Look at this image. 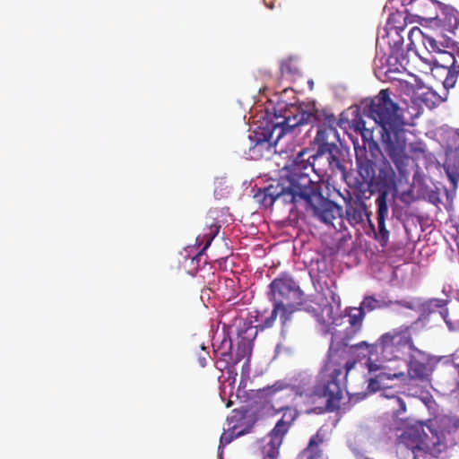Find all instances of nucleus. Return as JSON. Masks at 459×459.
I'll list each match as a JSON object with an SVG mask.
<instances>
[{
  "instance_id": "obj_1",
  "label": "nucleus",
  "mask_w": 459,
  "mask_h": 459,
  "mask_svg": "<svg viewBox=\"0 0 459 459\" xmlns=\"http://www.w3.org/2000/svg\"><path fill=\"white\" fill-rule=\"evenodd\" d=\"M307 154L308 152L304 149L299 151L289 166V225L310 216L335 228L333 221L341 215L342 207L325 197L318 183L310 178L307 171L313 170V167L304 159Z\"/></svg>"
},
{
  "instance_id": "obj_2",
  "label": "nucleus",
  "mask_w": 459,
  "mask_h": 459,
  "mask_svg": "<svg viewBox=\"0 0 459 459\" xmlns=\"http://www.w3.org/2000/svg\"><path fill=\"white\" fill-rule=\"evenodd\" d=\"M349 339H339L333 333L327 353V359L320 374V379L314 388V394L326 399L325 407L328 411L340 409L343 390L349 372L356 363L368 359L367 365L377 355L374 343L363 341L349 345Z\"/></svg>"
},
{
  "instance_id": "obj_3",
  "label": "nucleus",
  "mask_w": 459,
  "mask_h": 459,
  "mask_svg": "<svg viewBox=\"0 0 459 459\" xmlns=\"http://www.w3.org/2000/svg\"><path fill=\"white\" fill-rule=\"evenodd\" d=\"M368 117L379 126L384 149L401 172H404L408 162L405 153L406 138L404 121L399 106L390 98V91L383 89L372 98L368 105Z\"/></svg>"
},
{
  "instance_id": "obj_4",
  "label": "nucleus",
  "mask_w": 459,
  "mask_h": 459,
  "mask_svg": "<svg viewBox=\"0 0 459 459\" xmlns=\"http://www.w3.org/2000/svg\"><path fill=\"white\" fill-rule=\"evenodd\" d=\"M414 347L411 325H402L383 333L374 343L377 356H379L382 363L369 361L368 364L369 373H375L370 384L392 379L404 381L407 378L404 372L405 358Z\"/></svg>"
},
{
  "instance_id": "obj_5",
  "label": "nucleus",
  "mask_w": 459,
  "mask_h": 459,
  "mask_svg": "<svg viewBox=\"0 0 459 459\" xmlns=\"http://www.w3.org/2000/svg\"><path fill=\"white\" fill-rule=\"evenodd\" d=\"M287 133V117L277 123H267L255 129L243 143V153L248 159L260 160L270 159L273 152H284L281 140Z\"/></svg>"
},
{
  "instance_id": "obj_6",
  "label": "nucleus",
  "mask_w": 459,
  "mask_h": 459,
  "mask_svg": "<svg viewBox=\"0 0 459 459\" xmlns=\"http://www.w3.org/2000/svg\"><path fill=\"white\" fill-rule=\"evenodd\" d=\"M326 123L321 125L315 138L318 144L316 160L325 159L328 162L331 173L344 172L345 167L340 160L341 151L336 145L335 141L339 139V134L334 125L336 118L333 115L326 116Z\"/></svg>"
},
{
  "instance_id": "obj_7",
  "label": "nucleus",
  "mask_w": 459,
  "mask_h": 459,
  "mask_svg": "<svg viewBox=\"0 0 459 459\" xmlns=\"http://www.w3.org/2000/svg\"><path fill=\"white\" fill-rule=\"evenodd\" d=\"M403 437L411 449V459H417L419 454L437 456L440 452V438L430 424L416 422L404 430Z\"/></svg>"
},
{
  "instance_id": "obj_8",
  "label": "nucleus",
  "mask_w": 459,
  "mask_h": 459,
  "mask_svg": "<svg viewBox=\"0 0 459 459\" xmlns=\"http://www.w3.org/2000/svg\"><path fill=\"white\" fill-rule=\"evenodd\" d=\"M419 56L424 63L446 71V76L443 82L446 89L453 88L455 85L459 76V65L454 54L442 50L435 57H426L421 55Z\"/></svg>"
},
{
  "instance_id": "obj_9",
  "label": "nucleus",
  "mask_w": 459,
  "mask_h": 459,
  "mask_svg": "<svg viewBox=\"0 0 459 459\" xmlns=\"http://www.w3.org/2000/svg\"><path fill=\"white\" fill-rule=\"evenodd\" d=\"M407 356L409 359H405L404 368H407L409 377L422 382L428 381L432 373L429 355L415 346Z\"/></svg>"
},
{
  "instance_id": "obj_10",
  "label": "nucleus",
  "mask_w": 459,
  "mask_h": 459,
  "mask_svg": "<svg viewBox=\"0 0 459 459\" xmlns=\"http://www.w3.org/2000/svg\"><path fill=\"white\" fill-rule=\"evenodd\" d=\"M287 381L281 379L272 385L265 386L257 391L260 398L271 404V407L277 411H283L287 409L285 400L287 397Z\"/></svg>"
},
{
  "instance_id": "obj_11",
  "label": "nucleus",
  "mask_w": 459,
  "mask_h": 459,
  "mask_svg": "<svg viewBox=\"0 0 459 459\" xmlns=\"http://www.w3.org/2000/svg\"><path fill=\"white\" fill-rule=\"evenodd\" d=\"M268 298L276 309L281 310V322L284 325L287 321V275L281 273L269 285Z\"/></svg>"
},
{
  "instance_id": "obj_12",
  "label": "nucleus",
  "mask_w": 459,
  "mask_h": 459,
  "mask_svg": "<svg viewBox=\"0 0 459 459\" xmlns=\"http://www.w3.org/2000/svg\"><path fill=\"white\" fill-rule=\"evenodd\" d=\"M370 186L379 193H386L396 190V173L391 163L384 159L378 166Z\"/></svg>"
},
{
  "instance_id": "obj_13",
  "label": "nucleus",
  "mask_w": 459,
  "mask_h": 459,
  "mask_svg": "<svg viewBox=\"0 0 459 459\" xmlns=\"http://www.w3.org/2000/svg\"><path fill=\"white\" fill-rule=\"evenodd\" d=\"M370 215L371 212L368 210L367 204L361 198H350L348 201H345V212L341 215H337L341 219H345L348 223L355 227L356 225L361 224L365 220L370 222ZM372 226V224H370Z\"/></svg>"
},
{
  "instance_id": "obj_14",
  "label": "nucleus",
  "mask_w": 459,
  "mask_h": 459,
  "mask_svg": "<svg viewBox=\"0 0 459 459\" xmlns=\"http://www.w3.org/2000/svg\"><path fill=\"white\" fill-rule=\"evenodd\" d=\"M295 311L316 315L318 311L317 303L311 298H306L299 287L289 279V315Z\"/></svg>"
},
{
  "instance_id": "obj_15",
  "label": "nucleus",
  "mask_w": 459,
  "mask_h": 459,
  "mask_svg": "<svg viewBox=\"0 0 459 459\" xmlns=\"http://www.w3.org/2000/svg\"><path fill=\"white\" fill-rule=\"evenodd\" d=\"M287 432V424L281 418L270 432V440L263 446L262 452L264 459H277L280 454V447L283 441V437Z\"/></svg>"
},
{
  "instance_id": "obj_16",
  "label": "nucleus",
  "mask_w": 459,
  "mask_h": 459,
  "mask_svg": "<svg viewBox=\"0 0 459 459\" xmlns=\"http://www.w3.org/2000/svg\"><path fill=\"white\" fill-rule=\"evenodd\" d=\"M406 13L418 20L432 21L437 18L436 3L433 0H411Z\"/></svg>"
},
{
  "instance_id": "obj_17",
  "label": "nucleus",
  "mask_w": 459,
  "mask_h": 459,
  "mask_svg": "<svg viewBox=\"0 0 459 459\" xmlns=\"http://www.w3.org/2000/svg\"><path fill=\"white\" fill-rule=\"evenodd\" d=\"M244 418V414L239 411H233L232 415L228 418L229 424H232L227 431H224L220 438V446L219 447L225 446L230 442H232L235 438L243 436L244 434L249 432V428L239 429V425L238 424V420Z\"/></svg>"
},
{
  "instance_id": "obj_18",
  "label": "nucleus",
  "mask_w": 459,
  "mask_h": 459,
  "mask_svg": "<svg viewBox=\"0 0 459 459\" xmlns=\"http://www.w3.org/2000/svg\"><path fill=\"white\" fill-rule=\"evenodd\" d=\"M447 304L448 299L433 298L423 302L420 306V310L423 315L427 316L438 310L448 328L450 330H454L455 329V325H454L452 319L449 316V312L446 307Z\"/></svg>"
},
{
  "instance_id": "obj_19",
  "label": "nucleus",
  "mask_w": 459,
  "mask_h": 459,
  "mask_svg": "<svg viewBox=\"0 0 459 459\" xmlns=\"http://www.w3.org/2000/svg\"><path fill=\"white\" fill-rule=\"evenodd\" d=\"M310 117V112L300 111L295 104H289V134L295 133L297 129L307 125Z\"/></svg>"
},
{
  "instance_id": "obj_20",
  "label": "nucleus",
  "mask_w": 459,
  "mask_h": 459,
  "mask_svg": "<svg viewBox=\"0 0 459 459\" xmlns=\"http://www.w3.org/2000/svg\"><path fill=\"white\" fill-rule=\"evenodd\" d=\"M255 316V323L256 330H264L266 328H270L273 325L278 315H281V310L276 309L275 307H273L271 311L264 310L258 311L256 310Z\"/></svg>"
},
{
  "instance_id": "obj_21",
  "label": "nucleus",
  "mask_w": 459,
  "mask_h": 459,
  "mask_svg": "<svg viewBox=\"0 0 459 459\" xmlns=\"http://www.w3.org/2000/svg\"><path fill=\"white\" fill-rule=\"evenodd\" d=\"M348 322L351 325V332L347 339L352 338L355 334L360 332L362 328L363 320L365 318V312L359 307H351L347 314Z\"/></svg>"
},
{
  "instance_id": "obj_22",
  "label": "nucleus",
  "mask_w": 459,
  "mask_h": 459,
  "mask_svg": "<svg viewBox=\"0 0 459 459\" xmlns=\"http://www.w3.org/2000/svg\"><path fill=\"white\" fill-rule=\"evenodd\" d=\"M223 350L215 351V354L218 358L216 361L217 368L223 370L228 368L231 363H234L232 360L231 348L232 343L230 340H223L222 342Z\"/></svg>"
},
{
  "instance_id": "obj_23",
  "label": "nucleus",
  "mask_w": 459,
  "mask_h": 459,
  "mask_svg": "<svg viewBox=\"0 0 459 459\" xmlns=\"http://www.w3.org/2000/svg\"><path fill=\"white\" fill-rule=\"evenodd\" d=\"M405 153L408 156L409 160L407 165L405 167L404 172H401L397 168V171L401 177H406L408 174V167L410 165V161L417 160L420 158L425 157V150L422 146L421 143H411L408 146L406 145Z\"/></svg>"
},
{
  "instance_id": "obj_24",
  "label": "nucleus",
  "mask_w": 459,
  "mask_h": 459,
  "mask_svg": "<svg viewBox=\"0 0 459 459\" xmlns=\"http://www.w3.org/2000/svg\"><path fill=\"white\" fill-rule=\"evenodd\" d=\"M323 442L322 438L318 436H313L308 443L307 448L299 455V459H317L321 456L322 451L319 445Z\"/></svg>"
},
{
  "instance_id": "obj_25",
  "label": "nucleus",
  "mask_w": 459,
  "mask_h": 459,
  "mask_svg": "<svg viewBox=\"0 0 459 459\" xmlns=\"http://www.w3.org/2000/svg\"><path fill=\"white\" fill-rule=\"evenodd\" d=\"M357 164H358V171L361 178L365 180L369 181V185L371 184V181L375 176V168L376 163L372 160L365 159V160H359L357 159Z\"/></svg>"
},
{
  "instance_id": "obj_26",
  "label": "nucleus",
  "mask_w": 459,
  "mask_h": 459,
  "mask_svg": "<svg viewBox=\"0 0 459 459\" xmlns=\"http://www.w3.org/2000/svg\"><path fill=\"white\" fill-rule=\"evenodd\" d=\"M438 428L441 434H452L459 429V418L452 416H443L439 420Z\"/></svg>"
},
{
  "instance_id": "obj_27",
  "label": "nucleus",
  "mask_w": 459,
  "mask_h": 459,
  "mask_svg": "<svg viewBox=\"0 0 459 459\" xmlns=\"http://www.w3.org/2000/svg\"><path fill=\"white\" fill-rule=\"evenodd\" d=\"M267 190V195H270L274 202L279 199H282L284 201L285 195L287 194V186H285L279 180H274L268 186L265 187Z\"/></svg>"
},
{
  "instance_id": "obj_28",
  "label": "nucleus",
  "mask_w": 459,
  "mask_h": 459,
  "mask_svg": "<svg viewBox=\"0 0 459 459\" xmlns=\"http://www.w3.org/2000/svg\"><path fill=\"white\" fill-rule=\"evenodd\" d=\"M293 82L292 85H289V90L300 93L304 91V85L307 82L306 78L299 72L293 73L289 67V82Z\"/></svg>"
},
{
  "instance_id": "obj_29",
  "label": "nucleus",
  "mask_w": 459,
  "mask_h": 459,
  "mask_svg": "<svg viewBox=\"0 0 459 459\" xmlns=\"http://www.w3.org/2000/svg\"><path fill=\"white\" fill-rule=\"evenodd\" d=\"M387 197H388V194L379 193L378 196L376 199V204L377 206V221H385V218L388 213Z\"/></svg>"
},
{
  "instance_id": "obj_30",
  "label": "nucleus",
  "mask_w": 459,
  "mask_h": 459,
  "mask_svg": "<svg viewBox=\"0 0 459 459\" xmlns=\"http://www.w3.org/2000/svg\"><path fill=\"white\" fill-rule=\"evenodd\" d=\"M385 307L384 301L377 299L375 296H365L359 307L363 309V312H371L375 309H378Z\"/></svg>"
},
{
  "instance_id": "obj_31",
  "label": "nucleus",
  "mask_w": 459,
  "mask_h": 459,
  "mask_svg": "<svg viewBox=\"0 0 459 459\" xmlns=\"http://www.w3.org/2000/svg\"><path fill=\"white\" fill-rule=\"evenodd\" d=\"M221 226L216 222L207 225L205 232L203 235V241L205 242L203 251L207 249L214 238L218 235Z\"/></svg>"
},
{
  "instance_id": "obj_32",
  "label": "nucleus",
  "mask_w": 459,
  "mask_h": 459,
  "mask_svg": "<svg viewBox=\"0 0 459 459\" xmlns=\"http://www.w3.org/2000/svg\"><path fill=\"white\" fill-rule=\"evenodd\" d=\"M377 232L375 233L376 239L385 247L389 239V230L385 227V221H377Z\"/></svg>"
},
{
  "instance_id": "obj_33",
  "label": "nucleus",
  "mask_w": 459,
  "mask_h": 459,
  "mask_svg": "<svg viewBox=\"0 0 459 459\" xmlns=\"http://www.w3.org/2000/svg\"><path fill=\"white\" fill-rule=\"evenodd\" d=\"M253 198L256 204L265 208L272 206L274 203L273 199L267 195V190L265 187L263 189H258V191L254 195Z\"/></svg>"
},
{
  "instance_id": "obj_34",
  "label": "nucleus",
  "mask_w": 459,
  "mask_h": 459,
  "mask_svg": "<svg viewBox=\"0 0 459 459\" xmlns=\"http://www.w3.org/2000/svg\"><path fill=\"white\" fill-rule=\"evenodd\" d=\"M422 196L425 200L437 206L441 203L440 190L437 186L431 188L426 187L422 192Z\"/></svg>"
},
{
  "instance_id": "obj_35",
  "label": "nucleus",
  "mask_w": 459,
  "mask_h": 459,
  "mask_svg": "<svg viewBox=\"0 0 459 459\" xmlns=\"http://www.w3.org/2000/svg\"><path fill=\"white\" fill-rule=\"evenodd\" d=\"M407 16H404L402 13H392L388 19L389 24H394V29L397 31L404 30V24L406 22Z\"/></svg>"
},
{
  "instance_id": "obj_36",
  "label": "nucleus",
  "mask_w": 459,
  "mask_h": 459,
  "mask_svg": "<svg viewBox=\"0 0 459 459\" xmlns=\"http://www.w3.org/2000/svg\"><path fill=\"white\" fill-rule=\"evenodd\" d=\"M422 45L425 47L426 50L429 53H437L438 54L443 49L442 44L437 42L433 37L427 35L426 38L423 39Z\"/></svg>"
},
{
  "instance_id": "obj_37",
  "label": "nucleus",
  "mask_w": 459,
  "mask_h": 459,
  "mask_svg": "<svg viewBox=\"0 0 459 459\" xmlns=\"http://www.w3.org/2000/svg\"><path fill=\"white\" fill-rule=\"evenodd\" d=\"M282 145L284 146V152H273L271 158L273 159L275 165L278 167L279 170L284 171L287 170V157H282V155L287 153V145Z\"/></svg>"
},
{
  "instance_id": "obj_38",
  "label": "nucleus",
  "mask_w": 459,
  "mask_h": 459,
  "mask_svg": "<svg viewBox=\"0 0 459 459\" xmlns=\"http://www.w3.org/2000/svg\"><path fill=\"white\" fill-rule=\"evenodd\" d=\"M390 400L394 408V413L396 416H399L406 411V403L401 397L394 395L390 397Z\"/></svg>"
},
{
  "instance_id": "obj_39",
  "label": "nucleus",
  "mask_w": 459,
  "mask_h": 459,
  "mask_svg": "<svg viewBox=\"0 0 459 459\" xmlns=\"http://www.w3.org/2000/svg\"><path fill=\"white\" fill-rule=\"evenodd\" d=\"M426 34L419 27H413L408 33V38L411 45H414L416 41L422 44L423 39L426 38Z\"/></svg>"
},
{
  "instance_id": "obj_40",
  "label": "nucleus",
  "mask_w": 459,
  "mask_h": 459,
  "mask_svg": "<svg viewBox=\"0 0 459 459\" xmlns=\"http://www.w3.org/2000/svg\"><path fill=\"white\" fill-rule=\"evenodd\" d=\"M285 0H264V4L273 10L277 8H281Z\"/></svg>"
},
{
  "instance_id": "obj_41",
  "label": "nucleus",
  "mask_w": 459,
  "mask_h": 459,
  "mask_svg": "<svg viewBox=\"0 0 459 459\" xmlns=\"http://www.w3.org/2000/svg\"><path fill=\"white\" fill-rule=\"evenodd\" d=\"M361 137L365 141H370L373 138V131L370 129H364L360 132Z\"/></svg>"
},
{
  "instance_id": "obj_42",
  "label": "nucleus",
  "mask_w": 459,
  "mask_h": 459,
  "mask_svg": "<svg viewBox=\"0 0 459 459\" xmlns=\"http://www.w3.org/2000/svg\"><path fill=\"white\" fill-rule=\"evenodd\" d=\"M353 454L356 459H373L369 457L365 452L359 451V449H353Z\"/></svg>"
},
{
  "instance_id": "obj_43",
  "label": "nucleus",
  "mask_w": 459,
  "mask_h": 459,
  "mask_svg": "<svg viewBox=\"0 0 459 459\" xmlns=\"http://www.w3.org/2000/svg\"><path fill=\"white\" fill-rule=\"evenodd\" d=\"M355 127H356V130H359V132H361L364 129H366V122L363 119L359 118L358 121H356Z\"/></svg>"
},
{
  "instance_id": "obj_44",
  "label": "nucleus",
  "mask_w": 459,
  "mask_h": 459,
  "mask_svg": "<svg viewBox=\"0 0 459 459\" xmlns=\"http://www.w3.org/2000/svg\"><path fill=\"white\" fill-rule=\"evenodd\" d=\"M453 142H454L455 151L459 152V129L455 130Z\"/></svg>"
},
{
  "instance_id": "obj_45",
  "label": "nucleus",
  "mask_w": 459,
  "mask_h": 459,
  "mask_svg": "<svg viewBox=\"0 0 459 459\" xmlns=\"http://www.w3.org/2000/svg\"><path fill=\"white\" fill-rule=\"evenodd\" d=\"M283 350H284V347L282 346V344H277V346L275 348V357L279 356L281 353H282Z\"/></svg>"
},
{
  "instance_id": "obj_46",
  "label": "nucleus",
  "mask_w": 459,
  "mask_h": 459,
  "mask_svg": "<svg viewBox=\"0 0 459 459\" xmlns=\"http://www.w3.org/2000/svg\"><path fill=\"white\" fill-rule=\"evenodd\" d=\"M199 363H200V365H201L203 368H204V367H205V366H206V364H207L206 359H205V358H200V359H199Z\"/></svg>"
},
{
  "instance_id": "obj_47",
  "label": "nucleus",
  "mask_w": 459,
  "mask_h": 459,
  "mask_svg": "<svg viewBox=\"0 0 459 459\" xmlns=\"http://www.w3.org/2000/svg\"><path fill=\"white\" fill-rule=\"evenodd\" d=\"M455 323H456V325H459V320H458V321H456Z\"/></svg>"
},
{
  "instance_id": "obj_48",
  "label": "nucleus",
  "mask_w": 459,
  "mask_h": 459,
  "mask_svg": "<svg viewBox=\"0 0 459 459\" xmlns=\"http://www.w3.org/2000/svg\"><path fill=\"white\" fill-rule=\"evenodd\" d=\"M457 56L459 57V53L457 54Z\"/></svg>"
}]
</instances>
